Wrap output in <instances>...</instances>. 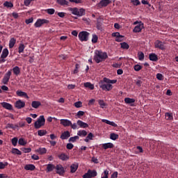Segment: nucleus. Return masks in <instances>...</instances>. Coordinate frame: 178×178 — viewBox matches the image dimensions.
Instances as JSON below:
<instances>
[{"label":"nucleus","mask_w":178,"mask_h":178,"mask_svg":"<svg viewBox=\"0 0 178 178\" xmlns=\"http://www.w3.org/2000/svg\"><path fill=\"white\" fill-rule=\"evenodd\" d=\"M106 59H108V54L102 51V50H95L94 55V60L96 63H101Z\"/></svg>","instance_id":"nucleus-1"},{"label":"nucleus","mask_w":178,"mask_h":178,"mask_svg":"<svg viewBox=\"0 0 178 178\" xmlns=\"http://www.w3.org/2000/svg\"><path fill=\"white\" fill-rule=\"evenodd\" d=\"M68 10L74 15L75 16H78L81 17V16H84L86 15V10L84 8H68Z\"/></svg>","instance_id":"nucleus-2"},{"label":"nucleus","mask_w":178,"mask_h":178,"mask_svg":"<svg viewBox=\"0 0 178 178\" xmlns=\"http://www.w3.org/2000/svg\"><path fill=\"white\" fill-rule=\"evenodd\" d=\"M99 86L100 88H102V90H103L104 91H111V90L113 88L112 84L106 83L105 81H104V79L103 81H99Z\"/></svg>","instance_id":"nucleus-3"},{"label":"nucleus","mask_w":178,"mask_h":178,"mask_svg":"<svg viewBox=\"0 0 178 178\" xmlns=\"http://www.w3.org/2000/svg\"><path fill=\"white\" fill-rule=\"evenodd\" d=\"M44 122H45V118H44V115H40L39 118H38L37 121L35 122V129H41V127L44 126Z\"/></svg>","instance_id":"nucleus-4"},{"label":"nucleus","mask_w":178,"mask_h":178,"mask_svg":"<svg viewBox=\"0 0 178 178\" xmlns=\"http://www.w3.org/2000/svg\"><path fill=\"white\" fill-rule=\"evenodd\" d=\"M66 172V169L63 168V165L61 164H58L56 165V173L59 175V176H65Z\"/></svg>","instance_id":"nucleus-5"},{"label":"nucleus","mask_w":178,"mask_h":178,"mask_svg":"<svg viewBox=\"0 0 178 178\" xmlns=\"http://www.w3.org/2000/svg\"><path fill=\"white\" fill-rule=\"evenodd\" d=\"M88 35H90V33L87 31H81L79 33L78 37L79 39L83 42V41H88Z\"/></svg>","instance_id":"nucleus-6"},{"label":"nucleus","mask_w":178,"mask_h":178,"mask_svg":"<svg viewBox=\"0 0 178 178\" xmlns=\"http://www.w3.org/2000/svg\"><path fill=\"white\" fill-rule=\"evenodd\" d=\"M154 47H155V48H158L159 49H161V51H165V49H166V47H165V42H162L159 40H157L155 41Z\"/></svg>","instance_id":"nucleus-7"},{"label":"nucleus","mask_w":178,"mask_h":178,"mask_svg":"<svg viewBox=\"0 0 178 178\" xmlns=\"http://www.w3.org/2000/svg\"><path fill=\"white\" fill-rule=\"evenodd\" d=\"M111 2V0H102L99 3H97V6L99 9H102V8H106Z\"/></svg>","instance_id":"nucleus-8"},{"label":"nucleus","mask_w":178,"mask_h":178,"mask_svg":"<svg viewBox=\"0 0 178 178\" xmlns=\"http://www.w3.org/2000/svg\"><path fill=\"white\" fill-rule=\"evenodd\" d=\"M112 37H115V41L117 42H122V41H123V38H124V36L120 35V33L119 32L113 33Z\"/></svg>","instance_id":"nucleus-9"},{"label":"nucleus","mask_w":178,"mask_h":178,"mask_svg":"<svg viewBox=\"0 0 178 178\" xmlns=\"http://www.w3.org/2000/svg\"><path fill=\"white\" fill-rule=\"evenodd\" d=\"M10 76H12V72L8 71L7 73L4 75L2 83L3 84H8L9 83V80L10 79Z\"/></svg>","instance_id":"nucleus-10"},{"label":"nucleus","mask_w":178,"mask_h":178,"mask_svg":"<svg viewBox=\"0 0 178 178\" xmlns=\"http://www.w3.org/2000/svg\"><path fill=\"white\" fill-rule=\"evenodd\" d=\"M144 29V24L143 22H139L138 25L136 26L134 29V33H140L141 30Z\"/></svg>","instance_id":"nucleus-11"},{"label":"nucleus","mask_w":178,"mask_h":178,"mask_svg":"<svg viewBox=\"0 0 178 178\" xmlns=\"http://www.w3.org/2000/svg\"><path fill=\"white\" fill-rule=\"evenodd\" d=\"M15 106L17 109H22L26 106V103L22 100H18L15 102Z\"/></svg>","instance_id":"nucleus-12"},{"label":"nucleus","mask_w":178,"mask_h":178,"mask_svg":"<svg viewBox=\"0 0 178 178\" xmlns=\"http://www.w3.org/2000/svg\"><path fill=\"white\" fill-rule=\"evenodd\" d=\"M104 23V19L98 17L96 23V28L97 30H102V24Z\"/></svg>","instance_id":"nucleus-13"},{"label":"nucleus","mask_w":178,"mask_h":178,"mask_svg":"<svg viewBox=\"0 0 178 178\" xmlns=\"http://www.w3.org/2000/svg\"><path fill=\"white\" fill-rule=\"evenodd\" d=\"M1 105L3 108H4V109H8V111H12V109L13 108L12 104L8 102H2L1 103Z\"/></svg>","instance_id":"nucleus-14"},{"label":"nucleus","mask_w":178,"mask_h":178,"mask_svg":"<svg viewBox=\"0 0 178 178\" xmlns=\"http://www.w3.org/2000/svg\"><path fill=\"white\" fill-rule=\"evenodd\" d=\"M60 124L64 126V127H68L69 126H70V124H72V121L69 120L62 119L60 120Z\"/></svg>","instance_id":"nucleus-15"},{"label":"nucleus","mask_w":178,"mask_h":178,"mask_svg":"<svg viewBox=\"0 0 178 178\" xmlns=\"http://www.w3.org/2000/svg\"><path fill=\"white\" fill-rule=\"evenodd\" d=\"M79 169V163H74L71 165L70 166V172L71 173H76V171Z\"/></svg>","instance_id":"nucleus-16"},{"label":"nucleus","mask_w":178,"mask_h":178,"mask_svg":"<svg viewBox=\"0 0 178 178\" xmlns=\"http://www.w3.org/2000/svg\"><path fill=\"white\" fill-rule=\"evenodd\" d=\"M42 24H45V19H38L36 22L34 24L35 27L38 28L41 27Z\"/></svg>","instance_id":"nucleus-17"},{"label":"nucleus","mask_w":178,"mask_h":178,"mask_svg":"<svg viewBox=\"0 0 178 178\" xmlns=\"http://www.w3.org/2000/svg\"><path fill=\"white\" fill-rule=\"evenodd\" d=\"M69 137H70V132L69 131H65L60 135L61 140H67Z\"/></svg>","instance_id":"nucleus-18"},{"label":"nucleus","mask_w":178,"mask_h":178,"mask_svg":"<svg viewBox=\"0 0 178 178\" xmlns=\"http://www.w3.org/2000/svg\"><path fill=\"white\" fill-rule=\"evenodd\" d=\"M77 124L78 126H79V127H81V129H87V127H88V124L79 120L77 121Z\"/></svg>","instance_id":"nucleus-19"},{"label":"nucleus","mask_w":178,"mask_h":178,"mask_svg":"<svg viewBox=\"0 0 178 178\" xmlns=\"http://www.w3.org/2000/svg\"><path fill=\"white\" fill-rule=\"evenodd\" d=\"M16 94L18 97H23L24 98H26L27 99H29V95H27V93L26 92L17 90L16 92Z\"/></svg>","instance_id":"nucleus-20"},{"label":"nucleus","mask_w":178,"mask_h":178,"mask_svg":"<svg viewBox=\"0 0 178 178\" xmlns=\"http://www.w3.org/2000/svg\"><path fill=\"white\" fill-rule=\"evenodd\" d=\"M102 122L103 123H106V124H109L110 126H113V127H118V124L114 122L109 121L108 120L102 119Z\"/></svg>","instance_id":"nucleus-21"},{"label":"nucleus","mask_w":178,"mask_h":178,"mask_svg":"<svg viewBox=\"0 0 178 178\" xmlns=\"http://www.w3.org/2000/svg\"><path fill=\"white\" fill-rule=\"evenodd\" d=\"M8 55H9V50L6 48L3 49L1 55V58L6 59V58H8Z\"/></svg>","instance_id":"nucleus-22"},{"label":"nucleus","mask_w":178,"mask_h":178,"mask_svg":"<svg viewBox=\"0 0 178 178\" xmlns=\"http://www.w3.org/2000/svg\"><path fill=\"white\" fill-rule=\"evenodd\" d=\"M3 6H4V8H7L8 9H12V8H13V3H12V1H5L3 3Z\"/></svg>","instance_id":"nucleus-23"},{"label":"nucleus","mask_w":178,"mask_h":178,"mask_svg":"<svg viewBox=\"0 0 178 178\" xmlns=\"http://www.w3.org/2000/svg\"><path fill=\"white\" fill-rule=\"evenodd\" d=\"M58 158L61 161H67L69 159V156L65 153H61L58 154Z\"/></svg>","instance_id":"nucleus-24"},{"label":"nucleus","mask_w":178,"mask_h":178,"mask_svg":"<svg viewBox=\"0 0 178 178\" xmlns=\"http://www.w3.org/2000/svg\"><path fill=\"white\" fill-rule=\"evenodd\" d=\"M149 60H152V62H156V60H158V56L154 53L150 54L149 55Z\"/></svg>","instance_id":"nucleus-25"},{"label":"nucleus","mask_w":178,"mask_h":178,"mask_svg":"<svg viewBox=\"0 0 178 178\" xmlns=\"http://www.w3.org/2000/svg\"><path fill=\"white\" fill-rule=\"evenodd\" d=\"M25 170H35V165L34 164H27L24 166Z\"/></svg>","instance_id":"nucleus-26"},{"label":"nucleus","mask_w":178,"mask_h":178,"mask_svg":"<svg viewBox=\"0 0 178 178\" xmlns=\"http://www.w3.org/2000/svg\"><path fill=\"white\" fill-rule=\"evenodd\" d=\"M104 81H105V83H106L107 84H115V83L118 82V80L116 79L111 80L106 77H104Z\"/></svg>","instance_id":"nucleus-27"},{"label":"nucleus","mask_w":178,"mask_h":178,"mask_svg":"<svg viewBox=\"0 0 178 178\" xmlns=\"http://www.w3.org/2000/svg\"><path fill=\"white\" fill-rule=\"evenodd\" d=\"M13 74L15 75V76H19V74H20V67H19V66H15L13 68Z\"/></svg>","instance_id":"nucleus-28"},{"label":"nucleus","mask_w":178,"mask_h":178,"mask_svg":"<svg viewBox=\"0 0 178 178\" xmlns=\"http://www.w3.org/2000/svg\"><path fill=\"white\" fill-rule=\"evenodd\" d=\"M56 2L57 3H58V5H60L61 6H65V5L69 6V1L66 0H57Z\"/></svg>","instance_id":"nucleus-29"},{"label":"nucleus","mask_w":178,"mask_h":178,"mask_svg":"<svg viewBox=\"0 0 178 178\" xmlns=\"http://www.w3.org/2000/svg\"><path fill=\"white\" fill-rule=\"evenodd\" d=\"M102 147L104 148V149L113 148V143H104L102 145Z\"/></svg>","instance_id":"nucleus-30"},{"label":"nucleus","mask_w":178,"mask_h":178,"mask_svg":"<svg viewBox=\"0 0 178 178\" xmlns=\"http://www.w3.org/2000/svg\"><path fill=\"white\" fill-rule=\"evenodd\" d=\"M78 137H86L87 136V131L86 130H79L77 132Z\"/></svg>","instance_id":"nucleus-31"},{"label":"nucleus","mask_w":178,"mask_h":178,"mask_svg":"<svg viewBox=\"0 0 178 178\" xmlns=\"http://www.w3.org/2000/svg\"><path fill=\"white\" fill-rule=\"evenodd\" d=\"M88 173H89L91 178L95 177H97V175H98V173L97 172V170H88Z\"/></svg>","instance_id":"nucleus-32"},{"label":"nucleus","mask_w":178,"mask_h":178,"mask_svg":"<svg viewBox=\"0 0 178 178\" xmlns=\"http://www.w3.org/2000/svg\"><path fill=\"white\" fill-rule=\"evenodd\" d=\"M94 134L92 133H89L86 138L84 139L85 143H88L90 140H92Z\"/></svg>","instance_id":"nucleus-33"},{"label":"nucleus","mask_w":178,"mask_h":178,"mask_svg":"<svg viewBox=\"0 0 178 178\" xmlns=\"http://www.w3.org/2000/svg\"><path fill=\"white\" fill-rule=\"evenodd\" d=\"M166 120H173V113H165Z\"/></svg>","instance_id":"nucleus-34"},{"label":"nucleus","mask_w":178,"mask_h":178,"mask_svg":"<svg viewBox=\"0 0 178 178\" xmlns=\"http://www.w3.org/2000/svg\"><path fill=\"white\" fill-rule=\"evenodd\" d=\"M15 44H16V39H15V38H12L9 41V48H13L15 47Z\"/></svg>","instance_id":"nucleus-35"},{"label":"nucleus","mask_w":178,"mask_h":178,"mask_svg":"<svg viewBox=\"0 0 178 178\" xmlns=\"http://www.w3.org/2000/svg\"><path fill=\"white\" fill-rule=\"evenodd\" d=\"M124 102L125 104H134V102H136V99H131L130 97H126L124 99Z\"/></svg>","instance_id":"nucleus-36"},{"label":"nucleus","mask_w":178,"mask_h":178,"mask_svg":"<svg viewBox=\"0 0 178 178\" xmlns=\"http://www.w3.org/2000/svg\"><path fill=\"white\" fill-rule=\"evenodd\" d=\"M56 166L54 164H48L47 167V172H52V170H55Z\"/></svg>","instance_id":"nucleus-37"},{"label":"nucleus","mask_w":178,"mask_h":178,"mask_svg":"<svg viewBox=\"0 0 178 178\" xmlns=\"http://www.w3.org/2000/svg\"><path fill=\"white\" fill-rule=\"evenodd\" d=\"M25 48H26V46H24V44H23L22 43L19 44L18 47L19 54H22V52H24Z\"/></svg>","instance_id":"nucleus-38"},{"label":"nucleus","mask_w":178,"mask_h":178,"mask_svg":"<svg viewBox=\"0 0 178 178\" xmlns=\"http://www.w3.org/2000/svg\"><path fill=\"white\" fill-rule=\"evenodd\" d=\"M110 138L111 140L115 141V140H118L119 138V135L115 133H112L110 134Z\"/></svg>","instance_id":"nucleus-39"},{"label":"nucleus","mask_w":178,"mask_h":178,"mask_svg":"<svg viewBox=\"0 0 178 178\" xmlns=\"http://www.w3.org/2000/svg\"><path fill=\"white\" fill-rule=\"evenodd\" d=\"M11 152L14 155H22V152L17 148H13Z\"/></svg>","instance_id":"nucleus-40"},{"label":"nucleus","mask_w":178,"mask_h":178,"mask_svg":"<svg viewBox=\"0 0 178 178\" xmlns=\"http://www.w3.org/2000/svg\"><path fill=\"white\" fill-rule=\"evenodd\" d=\"M84 87H86V88H89L90 90H94V85L90 82L85 83Z\"/></svg>","instance_id":"nucleus-41"},{"label":"nucleus","mask_w":178,"mask_h":178,"mask_svg":"<svg viewBox=\"0 0 178 178\" xmlns=\"http://www.w3.org/2000/svg\"><path fill=\"white\" fill-rule=\"evenodd\" d=\"M40 105H41V103L37 101H33L32 102V104H31L32 108H35V109H37V108H38Z\"/></svg>","instance_id":"nucleus-42"},{"label":"nucleus","mask_w":178,"mask_h":178,"mask_svg":"<svg viewBox=\"0 0 178 178\" xmlns=\"http://www.w3.org/2000/svg\"><path fill=\"white\" fill-rule=\"evenodd\" d=\"M18 144L19 145H22V146H24L27 144V141L26 140H24V138H20L19 140H18Z\"/></svg>","instance_id":"nucleus-43"},{"label":"nucleus","mask_w":178,"mask_h":178,"mask_svg":"<svg viewBox=\"0 0 178 178\" xmlns=\"http://www.w3.org/2000/svg\"><path fill=\"white\" fill-rule=\"evenodd\" d=\"M120 45L122 49H129V48H130V46L129 45V44H127V42H121Z\"/></svg>","instance_id":"nucleus-44"},{"label":"nucleus","mask_w":178,"mask_h":178,"mask_svg":"<svg viewBox=\"0 0 178 178\" xmlns=\"http://www.w3.org/2000/svg\"><path fill=\"white\" fill-rule=\"evenodd\" d=\"M79 139H80V137H79V136H75L71 137L69 139V142L70 143H76V141H77V140H79Z\"/></svg>","instance_id":"nucleus-45"},{"label":"nucleus","mask_w":178,"mask_h":178,"mask_svg":"<svg viewBox=\"0 0 178 178\" xmlns=\"http://www.w3.org/2000/svg\"><path fill=\"white\" fill-rule=\"evenodd\" d=\"M7 127L8 129H13V130H16V129H17V127H19V124H16L13 125V124H8Z\"/></svg>","instance_id":"nucleus-46"},{"label":"nucleus","mask_w":178,"mask_h":178,"mask_svg":"<svg viewBox=\"0 0 178 178\" xmlns=\"http://www.w3.org/2000/svg\"><path fill=\"white\" fill-rule=\"evenodd\" d=\"M109 171L108 170H105L104 172L102 174L101 178H108Z\"/></svg>","instance_id":"nucleus-47"},{"label":"nucleus","mask_w":178,"mask_h":178,"mask_svg":"<svg viewBox=\"0 0 178 178\" xmlns=\"http://www.w3.org/2000/svg\"><path fill=\"white\" fill-rule=\"evenodd\" d=\"M19 142V139L17 138V137H15L13 138L12 140H11V143H12V145L14 146V147H16V145H17V143Z\"/></svg>","instance_id":"nucleus-48"},{"label":"nucleus","mask_w":178,"mask_h":178,"mask_svg":"<svg viewBox=\"0 0 178 178\" xmlns=\"http://www.w3.org/2000/svg\"><path fill=\"white\" fill-rule=\"evenodd\" d=\"M92 44H97V42H98V35L95 34L92 35Z\"/></svg>","instance_id":"nucleus-49"},{"label":"nucleus","mask_w":178,"mask_h":178,"mask_svg":"<svg viewBox=\"0 0 178 178\" xmlns=\"http://www.w3.org/2000/svg\"><path fill=\"white\" fill-rule=\"evenodd\" d=\"M98 104L100 105V108H102V109L106 106V103L104 102V100H99Z\"/></svg>","instance_id":"nucleus-50"},{"label":"nucleus","mask_w":178,"mask_h":178,"mask_svg":"<svg viewBox=\"0 0 178 178\" xmlns=\"http://www.w3.org/2000/svg\"><path fill=\"white\" fill-rule=\"evenodd\" d=\"M134 69L135 72H140V70H141V69H143V66L137 64V65H134Z\"/></svg>","instance_id":"nucleus-51"},{"label":"nucleus","mask_w":178,"mask_h":178,"mask_svg":"<svg viewBox=\"0 0 178 178\" xmlns=\"http://www.w3.org/2000/svg\"><path fill=\"white\" fill-rule=\"evenodd\" d=\"M9 163L8 162H0V169H5Z\"/></svg>","instance_id":"nucleus-52"},{"label":"nucleus","mask_w":178,"mask_h":178,"mask_svg":"<svg viewBox=\"0 0 178 178\" xmlns=\"http://www.w3.org/2000/svg\"><path fill=\"white\" fill-rule=\"evenodd\" d=\"M46 12L49 15H54V13H55V9H54V8H49V9L46 10Z\"/></svg>","instance_id":"nucleus-53"},{"label":"nucleus","mask_w":178,"mask_h":178,"mask_svg":"<svg viewBox=\"0 0 178 178\" xmlns=\"http://www.w3.org/2000/svg\"><path fill=\"white\" fill-rule=\"evenodd\" d=\"M22 151H23V152H24V154H29V152H31V148H30V147H28V148L24 147V148H22Z\"/></svg>","instance_id":"nucleus-54"},{"label":"nucleus","mask_w":178,"mask_h":178,"mask_svg":"<svg viewBox=\"0 0 178 178\" xmlns=\"http://www.w3.org/2000/svg\"><path fill=\"white\" fill-rule=\"evenodd\" d=\"M74 106L76 108H81V106H83V103L81 102H76L74 103Z\"/></svg>","instance_id":"nucleus-55"},{"label":"nucleus","mask_w":178,"mask_h":178,"mask_svg":"<svg viewBox=\"0 0 178 178\" xmlns=\"http://www.w3.org/2000/svg\"><path fill=\"white\" fill-rule=\"evenodd\" d=\"M156 79H157V80L162 81V80H163V75L161 73H158L156 74Z\"/></svg>","instance_id":"nucleus-56"},{"label":"nucleus","mask_w":178,"mask_h":178,"mask_svg":"<svg viewBox=\"0 0 178 178\" xmlns=\"http://www.w3.org/2000/svg\"><path fill=\"white\" fill-rule=\"evenodd\" d=\"M131 3H133V5H134L135 6H138L140 3L138 0H131Z\"/></svg>","instance_id":"nucleus-57"},{"label":"nucleus","mask_w":178,"mask_h":178,"mask_svg":"<svg viewBox=\"0 0 178 178\" xmlns=\"http://www.w3.org/2000/svg\"><path fill=\"white\" fill-rule=\"evenodd\" d=\"M38 152H39V154H40L41 155H42V154H45V147L39 148L38 149Z\"/></svg>","instance_id":"nucleus-58"},{"label":"nucleus","mask_w":178,"mask_h":178,"mask_svg":"<svg viewBox=\"0 0 178 178\" xmlns=\"http://www.w3.org/2000/svg\"><path fill=\"white\" fill-rule=\"evenodd\" d=\"M112 67H115L116 69H118L119 67H122V63L118 64L117 63H113Z\"/></svg>","instance_id":"nucleus-59"},{"label":"nucleus","mask_w":178,"mask_h":178,"mask_svg":"<svg viewBox=\"0 0 178 178\" xmlns=\"http://www.w3.org/2000/svg\"><path fill=\"white\" fill-rule=\"evenodd\" d=\"M74 145L72 143H67V149H73Z\"/></svg>","instance_id":"nucleus-60"},{"label":"nucleus","mask_w":178,"mask_h":178,"mask_svg":"<svg viewBox=\"0 0 178 178\" xmlns=\"http://www.w3.org/2000/svg\"><path fill=\"white\" fill-rule=\"evenodd\" d=\"M38 136L42 137V136H45V131L42 130L38 131Z\"/></svg>","instance_id":"nucleus-61"},{"label":"nucleus","mask_w":178,"mask_h":178,"mask_svg":"<svg viewBox=\"0 0 178 178\" xmlns=\"http://www.w3.org/2000/svg\"><path fill=\"white\" fill-rule=\"evenodd\" d=\"M138 59H139V60H144V53L143 52H140L138 54Z\"/></svg>","instance_id":"nucleus-62"},{"label":"nucleus","mask_w":178,"mask_h":178,"mask_svg":"<svg viewBox=\"0 0 178 178\" xmlns=\"http://www.w3.org/2000/svg\"><path fill=\"white\" fill-rule=\"evenodd\" d=\"M118 175H119V173L118 171H115L111 175V178H118Z\"/></svg>","instance_id":"nucleus-63"},{"label":"nucleus","mask_w":178,"mask_h":178,"mask_svg":"<svg viewBox=\"0 0 178 178\" xmlns=\"http://www.w3.org/2000/svg\"><path fill=\"white\" fill-rule=\"evenodd\" d=\"M83 178H91V175H90L88 171L83 175Z\"/></svg>","instance_id":"nucleus-64"}]
</instances>
